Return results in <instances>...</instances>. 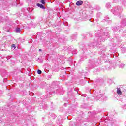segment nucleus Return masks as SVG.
<instances>
[{
    "instance_id": "9b49d317",
    "label": "nucleus",
    "mask_w": 126,
    "mask_h": 126,
    "mask_svg": "<svg viewBox=\"0 0 126 126\" xmlns=\"http://www.w3.org/2000/svg\"><path fill=\"white\" fill-rule=\"evenodd\" d=\"M37 73H38V74H42V71H41V70H38L37 71Z\"/></svg>"
},
{
    "instance_id": "6e6552de",
    "label": "nucleus",
    "mask_w": 126,
    "mask_h": 126,
    "mask_svg": "<svg viewBox=\"0 0 126 126\" xmlns=\"http://www.w3.org/2000/svg\"><path fill=\"white\" fill-rule=\"evenodd\" d=\"M96 97L97 98H101V97H103V94H99Z\"/></svg>"
},
{
    "instance_id": "f8f14e48",
    "label": "nucleus",
    "mask_w": 126,
    "mask_h": 126,
    "mask_svg": "<svg viewBox=\"0 0 126 126\" xmlns=\"http://www.w3.org/2000/svg\"><path fill=\"white\" fill-rule=\"evenodd\" d=\"M11 47H12V48H14V47H15V45L14 44H12L11 45Z\"/></svg>"
},
{
    "instance_id": "9d476101",
    "label": "nucleus",
    "mask_w": 126,
    "mask_h": 126,
    "mask_svg": "<svg viewBox=\"0 0 126 126\" xmlns=\"http://www.w3.org/2000/svg\"><path fill=\"white\" fill-rule=\"evenodd\" d=\"M103 80H102V79H98L96 80V82H101V81H102Z\"/></svg>"
},
{
    "instance_id": "f03ea898",
    "label": "nucleus",
    "mask_w": 126,
    "mask_h": 126,
    "mask_svg": "<svg viewBox=\"0 0 126 126\" xmlns=\"http://www.w3.org/2000/svg\"><path fill=\"white\" fill-rule=\"evenodd\" d=\"M76 5H77L78 6H79L80 5H82V4H83V1H78L76 3Z\"/></svg>"
},
{
    "instance_id": "0eeeda50",
    "label": "nucleus",
    "mask_w": 126,
    "mask_h": 126,
    "mask_svg": "<svg viewBox=\"0 0 126 126\" xmlns=\"http://www.w3.org/2000/svg\"><path fill=\"white\" fill-rule=\"evenodd\" d=\"M125 66V64H121L120 65H119V67L120 68H124Z\"/></svg>"
},
{
    "instance_id": "4468645a",
    "label": "nucleus",
    "mask_w": 126,
    "mask_h": 126,
    "mask_svg": "<svg viewBox=\"0 0 126 126\" xmlns=\"http://www.w3.org/2000/svg\"><path fill=\"white\" fill-rule=\"evenodd\" d=\"M71 124H72V122H70V123H69L70 125H71Z\"/></svg>"
},
{
    "instance_id": "ddd939ff",
    "label": "nucleus",
    "mask_w": 126,
    "mask_h": 126,
    "mask_svg": "<svg viewBox=\"0 0 126 126\" xmlns=\"http://www.w3.org/2000/svg\"><path fill=\"white\" fill-rule=\"evenodd\" d=\"M39 52H42V50L41 49H39Z\"/></svg>"
},
{
    "instance_id": "7ed1b4c3",
    "label": "nucleus",
    "mask_w": 126,
    "mask_h": 126,
    "mask_svg": "<svg viewBox=\"0 0 126 126\" xmlns=\"http://www.w3.org/2000/svg\"><path fill=\"white\" fill-rule=\"evenodd\" d=\"M117 94L119 95H122V91L121 90V89L120 88H117Z\"/></svg>"
},
{
    "instance_id": "2eb2a0df",
    "label": "nucleus",
    "mask_w": 126,
    "mask_h": 126,
    "mask_svg": "<svg viewBox=\"0 0 126 126\" xmlns=\"http://www.w3.org/2000/svg\"><path fill=\"white\" fill-rule=\"evenodd\" d=\"M99 8L96 9L97 10H99Z\"/></svg>"
},
{
    "instance_id": "423d86ee",
    "label": "nucleus",
    "mask_w": 126,
    "mask_h": 126,
    "mask_svg": "<svg viewBox=\"0 0 126 126\" xmlns=\"http://www.w3.org/2000/svg\"><path fill=\"white\" fill-rule=\"evenodd\" d=\"M46 1H47L46 0H41V3L42 4H46Z\"/></svg>"
},
{
    "instance_id": "f257e3e1",
    "label": "nucleus",
    "mask_w": 126,
    "mask_h": 126,
    "mask_svg": "<svg viewBox=\"0 0 126 126\" xmlns=\"http://www.w3.org/2000/svg\"><path fill=\"white\" fill-rule=\"evenodd\" d=\"M37 6L38 7H40V8H42V9H46V7L44 6L43 4H40V3H37Z\"/></svg>"
},
{
    "instance_id": "1a4fd4ad",
    "label": "nucleus",
    "mask_w": 126,
    "mask_h": 126,
    "mask_svg": "<svg viewBox=\"0 0 126 126\" xmlns=\"http://www.w3.org/2000/svg\"><path fill=\"white\" fill-rule=\"evenodd\" d=\"M111 6V4H110V3H107L106 4V7H107L108 8H109V7H110Z\"/></svg>"
},
{
    "instance_id": "39448f33",
    "label": "nucleus",
    "mask_w": 126,
    "mask_h": 126,
    "mask_svg": "<svg viewBox=\"0 0 126 126\" xmlns=\"http://www.w3.org/2000/svg\"><path fill=\"white\" fill-rule=\"evenodd\" d=\"M19 32H20V28H17L16 29V33H19Z\"/></svg>"
},
{
    "instance_id": "20e7f679",
    "label": "nucleus",
    "mask_w": 126,
    "mask_h": 126,
    "mask_svg": "<svg viewBox=\"0 0 126 126\" xmlns=\"http://www.w3.org/2000/svg\"><path fill=\"white\" fill-rule=\"evenodd\" d=\"M113 13L114 15H119L120 14V12H119V11L115 10L113 12Z\"/></svg>"
}]
</instances>
